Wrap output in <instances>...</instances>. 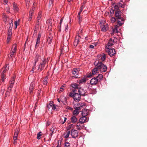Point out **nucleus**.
Returning <instances> with one entry per match:
<instances>
[{
    "instance_id": "obj_1",
    "label": "nucleus",
    "mask_w": 147,
    "mask_h": 147,
    "mask_svg": "<svg viewBox=\"0 0 147 147\" xmlns=\"http://www.w3.org/2000/svg\"><path fill=\"white\" fill-rule=\"evenodd\" d=\"M115 11V15L117 19L118 20L117 22V23L119 26H122L124 22V20L123 17H121L122 13L120 10H114Z\"/></svg>"
},
{
    "instance_id": "obj_2",
    "label": "nucleus",
    "mask_w": 147,
    "mask_h": 147,
    "mask_svg": "<svg viewBox=\"0 0 147 147\" xmlns=\"http://www.w3.org/2000/svg\"><path fill=\"white\" fill-rule=\"evenodd\" d=\"M96 61L94 63V64L97 66L98 70L101 73L104 72L106 71L107 69V66L102 63V62H97Z\"/></svg>"
},
{
    "instance_id": "obj_3",
    "label": "nucleus",
    "mask_w": 147,
    "mask_h": 147,
    "mask_svg": "<svg viewBox=\"0 0 147 147\" xmlns=\"http://www.w3.org/2000/svg\"><path fill=\"white\" fill-rule=\"evenodd\" d=\"M69 96L73 97L75 101H78L80 99V96L79 94L76 92L75 90H72V92H70Z\"/></svg>"
},
{
    "instance_id": "obj_4",
    "label": "nucleus",
    "mask_w": 147,
    "mask_h": 147,
    "mask_svg": "<svg viewBox=\"0 0 147 147\" xmlns=\"http://www.w3.org/2000/svg\"><path fill=\"white\" fill-rule=\"evenodd\" d=\"M117 3H116L114 4V10H120V8H123L125 7V3L123 2L122 0H119Z\"/></svg>"
},
{
    "instance_id": "obj_5",
    "label": "nucleus",
    "mask_w": 147,
    "mask_h": 147,
    "mask_svg": "<svg viewBox=\"0 0 147 147\" xmlns=\"http://www.w3.org/2000/svg\"><path fill=\"white\" fill-rule=\"evenodd\" d=\"M15 80V77H13L11 78L9 82V85L8 88L7 92L5 94V95L8 94V93H9L11 90V89L13 87V85L14 83Z\"/></svg>"
},
{
    "instance_id": "obj_6",
    "label": "nucleus",
    "mask_w": 147,
    "mask_h": 147,
    "mask_svg": "<svg viewBox=\"0 0 147 147\" xmlns=\"http://www.w3.org/2000/svg\"><path fill=\"white\" fill-rule=\"evenodd\" d=\"M105 50L108 53L109 55L111 57L114 56L116 53V52L114 49L109 48L107 46L105 47Z\"/></svg>"
},
{
    "instance_id": "obj_7",
    "label": "nucleus",
    "mask_w": 147,
    "mask_h": 147,
    "mask_svg": "<svg viewBox=\"0 0 147 147\" xmlns=\"http://www.w3.org/2000/svg\"><path fill=\"white\" fill-rule=\"evenodd\" d=\"M47 62V61L46 59H43L40 63L38 67V70L40 71H41L44 68L45 65Z\"/></svg>"
},
{
    "instance_id": "obj_8",
    "label": "nucleus",
    "mask_w": 147,
    "mask_h": 147,
    "mask_svg": "<svg viewBox=\"0 0 147 147\" xmlns=\"http://www.w3.org/2000/svg\"><path fill=\"white\" fill-rule=\"evenodd\" d=\"M17 45L16 44L13 45L11 49V51L10 53V57L12 58L13 55L16 54V51L17 50Z\"/></svg>"
},
{
    "instance_id": "obj_9",
    "label": "nucleus",
    "mask_w": 147,
    "mask_h": 147,
    "mask_svg": "<svg viewBox=\"0 0 147 147\" xmlns=\"http://www.w3.org/2000/svg\"><path fill=\"white\" fill-rule=\"evenodd\" d=\"M78 92L80 96H84L87 94L86 90L84 88H80L78 89Z\"/></svg>"
},
{
    "instance_id": "obj_10",
    "label": "nucleus",
    "mask_w": 147,
    "mask_h": 147,
    "mask_svg": "<svg viewBox=\"0 0 147 147\" xmlns=\"http://www.w3.org/2000/svg\"><path fill=\"white\" fill-rule=\"evenodd\" d=\"M104 22H105V21H102V23H100V25L102 31L103 32H105L108 29V28L107 24L103 25Z\"/></svg>"
},
{
    "instance_id": "obj_11",
    "label": "nucleus",
    "mask_w": 147,
    "mask_h": 147,
    "mask_svg": "<svg viewBox=\"0 0 147 147\" xmlns=\"http://www.w3.org/2000/svg\"><path fill=\"white\" fill-rule=\"evenodd\" d=\"M71 135L73 138H75L78 135V132L77 130L72 129L71 132Z\"/></svg>"
},
{
    "instance_id": "obj_12",
    "label": "nucleus",
    "mask_w": 147,
    "mask_h": 147,
    "mask_svg": "<svg viewBox=\"0 0 147 147\" xmlns=\"http://www.w3.org/2000/svg\"><path fill=\"white\" fill-rule=\"evenodd\" d=\"M81 37L80 36H76L75 37L74 42V46H76L80 42Z\"/></svg>"
},
{
    "instance_id": "obj_13",
    "label": "nucleus",
    "mask_w": 147,
    "mask_h": 147,
    "mask_svg": "<svg viewBox=\"0 0 147 147\" xmlns=\"http://www.w3.org/2000/svg\"><path fill=\"white\" fill-rule=\"evenodd\" d=\"M79 71V68H74L73 69L72 71V73L74 75V76H73L74 78H78L76 76L78 74Z\"/></svg>"
},
{
    "instance_id": "obj_14",
    "label": "nucleus",
    "mask_w": 147,
    "mask_h": 147,
    "mask_svg": "<svg viewBox=\"0 0 147 147\" xmlns=\"http://www.w3.org/2000/svg\"><path fill=\"white\" fill-rule=\"evenodd\" d=\"M84 124L80 122H78L76 124V128L78 130H80L83 129L84 127Z\"/></svg>"
},
{
    "instance_id": "obj_15",
    "label": "nucleus",
    "mask_w": 147,
    "mask_h": 147,
    "mask_svg": "<svg viewBox=\"0 0 147 147\" xmlns=\"http://www.w3.org/2000/svg\"><path fill=\"white\" fill-rule=\"evenodd\" d=\"M88 121V120H87V118L86 116H82V117L80 119L79 122L84 124V123Z\"/></svg>"
},
{
    "instance_id": "obj_16",
    "label": "nucleus",
    "mask_w": 147,
    "mask_h": 147,
    "mask_svg": "<svg viewBox=\"0 0 147 147\" xmlns=\"http://www.w3.org/2000/svg\"><path fill=\"white\" fill-rule=\"evenodd\" d=\"M119 26L117 23V24L115 26L113 30V32L111 33V34L112 35L114 33H118L119 31L118 30V29L119 28Z\"/></svg>"
},
{
    "instance_id": "obj_17",
    "label": "nucleus",
    "mask_w": 147,
    "mask_h": 147,
    "mask_svg": "<svg viewBox=\"0 0 147 147\" xmlns=\"http://www.w3.org/2000/svg\"><path fill=\"white\" fill-rule=\"evenodd\" d=\"M98 57H99L100 58L99 60H97L98 61H98L99 62H101V61H103L105 60L106 55L104 54L101 55H98Z\"/></svg>"
},
{
    "instance_id": "obj_18",
    "label": "nucleus",
    "mask_w": 147,
    "mask_h": 147,
    "mask_svg": "<svg viewBox=\"0 0 147 147\" xmlns=\"http://www.w3.org/2000/svg\"><path fill=\"white\" fill-rule=\"evenodd\" d=\"M33 5L34 6H33L32 7V9L30 11L29 16V17L28 19V20L29 21H30L32 19V13H33V10L34 9L35 7V5L34 4H33Z\"/></svg>"
},
{
    "instance_id": "obj_19",
    "label": "nucleus",
    "mask_w": 147,
    "mask_h": 147,
    "mask_svg": "<svg viewBox=\"0 0 147 147\" xmlns=\"http://www.w3.org/2000/svg\"><path fill=\"white\" fill-rule=\"evenodd\" d=\"M98 80L97 78H94L91 79L90 82L91 85H96L97 82Z\"/></svg>"
},
{
    "instance_id": "obj_20",
    "label": "nucleus",
    "mask_w": 147,
    "mask_h": 147,
    "mask_svg": "<svg viewBox=\"0 0 147 147\" xmlns=\"http://www.w3.org/2000/svg\"><path fill=\"white\" fill-rule=\"evenodd\" d=\"M89 112V110L87 109H83L82 111V116H86L88 114Z\"/></svg>"
},
{
    "instance_id": "obj_21",
    "label": "nucleus",
    "mask_w": 147,
    "mask_h": 147,
    "mask_svg": "<svg viewBox=\"0 0 147 147\" xmlns=\"http://www.w3.org/2000/svg\"><path fill=\"white\" fill-rule=\"evenodd\" d=\"M57 101L59 102H62L63 103L64 101H66V98L65 96H62L60 98H57Z\"/></svg>"
},
{
    "instance_id": "obj_22",
    "label": "nucleus",
    "mask_w": 147,
    "mask_h": 147,
    "mask_svg": "<svg viewBox=\"0 0 147 147\" xmlns=\"http://www.w3.org/2000/svg\"><path fill=\"white\" fill-rule=\"evenodd\" d=\"M85 105L84 103L81 102L78 104H77V106L76 107L80 110L81 109L83 108V107Z\"/></svg>"
},
{
    "instance_id": "obj_23",
    "label": "nucleus",
    "mask_w": 147,
    "mask_h": 147,
    "mask_svg": "<svg viewBox=\"0 0 147 147\" xmlns=\"http://www.w3.org/2000/svg\"><path fill=\"white\" fill-rule=\"evenodd\" d=\"M40 58V56L39 55L37 54L35 56L34 60V66H35L36 63L38 61L39 59Z\"/></svg>"
},
{
    "instance_id": "obj_24",
    "label": "nucleus",
    "mask_w": 147,
    "mask_h": 147,
    "mask_svg": "<svg viewBox=\"0 0 147 147\" xmlns=\"http://www.w3.org/2000/svg\"><path fill=\"white\" fill-rule=\"evenodd\" d=\"M75 110L73 111V114L75 115H77L80 112V110L74 107Z\"/></svg>"
},
{
    "instance_id": "obj_25",
    "label": "nucleus",
    "mask_w": 147,
    "mask_h": 147,
    "mask_svg": "<svg viewBox=\"0 0 147 147\" xmlns=\"http://www.w3.org/2000/svg\"><path fill=\"white\" fill-rule=\"evenodd\" d=\"M13 9L16 11H18L19 9L17 6V4L15 3H13Z\"/></svg>"
},
{
    "instance_id": "obj_26",
    "label": "nucleus",
    "mask_w": 147,
    "mask_h": 147,
    "mask_svg": "<svg viewBox=\"0 0 147 147\" xmlns=\"http://www.w3.org/2000/svg\"><path fill=\"white\" fill-rule=\"evenodd\" d=\"M9 69V66H8V65H6V66L5 68H3L1 70V72H3V73H5Z\"/></svg>"
},
{
    "instance_id": "obj_27",
    "label": "nucleus",
    "mask_w": 147,
    "mask_h": 147,
    "mask_svg": "<svg viewBox=\"0 0 147 147\" xmlns=\"http://www.w3.org/2000/svg\"><path fill=\"white\" fill-rule=\"evenodd\" d=\"M114 43L113 40V39L111 38L109 39L107 44V46L109 47H111L113 45Z\"/></svg>"
},
{
    "instance_id": "obj_28",
    "label": "nucleus",
    "mask_w": 147,
    "mask_h": 147,
    "mask_svg": "<svg viewBox=\"0 0 147 147\" xmlns=\"http://www.w3.org/2000/svg\"><path fill=\"white\" fill-rule=\"evenodd\" d=\"M53 37L51 35H49V36L47 38V42L49 44H50L51 43L52 41V40Z\"/></svg>"
},
{
    "instance_id": "obj_29",
    "label": "nucleus",
    "mask_w": 147,
    "mask_h": 147,
    "mask_svg": "<svg viewBox=\"0 0 147 147\" xmlns=\"http://www.w3.org/2000/svg\"><path fill=\"white\" fill-rule=\"evenodd\" d=\"M98 69L97 67H96V68H94L92 70V73L93 75H95L98 73Z\"/></svg>"
},
{
    "instance_id": "obj_30",
    "label": "nucleus",
    "mask_w": 147,
    "mask_h": 147,
    "mask_svg": "<svg viewBox=\"0 0 147 147\" xmlns=\"http://www.w3.org/2000/svg\"><path fill=\"white\" fill-rule=\"evenodd\" d=\"M70 131H67L64 134V136L65 138H67L69 137L70 134Z\"/></svg>"
},
{
    "instance_id": "obj_31",
    "label": "nucleus",
    "mask_w": 147,
    "mask_h": 147,
    "mask_svg": "<svg viewBox=\"0 0 147 147\" xmlns=\"http://www.w3.org/2000/svg\"><path fill=\"white\" fill-rule=\"evenodd\" d=\"M12 33L11 32V31H8V35L7 37V43H8L9 41L10 40V39L11 37Z\"/></svg>"
},
{
    "instance_id": "obj_32",
    "label": "nucleus",
    "mask_w": 147,
    "mask_h": 147,
    "mask_svg": "<svg viewBox=\"0 0 147 147\" xmlns=\"http://www.w3.org/2000/svg\"><path fill=\"white\" fill-rule=\"evenodd\" d=\"M87 80V79L86 78H84L78 80V82L79 83H82L86 82Z\"/></svg>"
},
{
    "instance_id": "obj_33",
    "label": "nucleus",
    "mask_w": 147,
    "mask_h": 147,
    "mask_svg": "<svg viewBox=\"0 0 147 147\" xmlns=\"http://www.w3.org/2000/svg\"><path fill=\"white\" fill-rule=\"evenodd\" d=\"M77 119L76 117L73 116L71 117V121L72 122L75 123L77 122Z\"/></svg>"
},
{
    "instance_id": "obj_34",
    "label": "nucleus",
    "mask_w": 147,
    "mask_h": 147,
    "mask_svg": "<svg viewBox=\"0 0 147 147\" xmlns=\"http://www.w3.org/2000/svg\"><path fill=\"white\" fill-rule=\"evenodd\" d=\"M96 78H97L98 81L99 82L102 80L103 76L101 74H99Z\"/></svg>"
},
{
    "instance_id": "obj_35",
    "label": "nucleus",
    "mask_w": 147,
    "mask_h": 147,
    "mask_svg": "<svg viewBox=\"0 0 147 147\" xmlns=\"http://www.w3.org/2000/svg\"><path fill=\"white\" fill-rule=\"evenodd\" d=\"M42 13L41 12H40L38 14V17H37V22L39 23L40 20H41V18L42 16H41Z\"/></svg>"
},
{
    "instance_id": "obj_36",
    "label": "nucleus",
    "mask_w": 147,
    "mask_h": 147,
    "mask_svg": "<svg viewBox=\"0 0 147 147\" xmlns=\"http://www.w3.org/2000/svg\"><path fill=\"white\" fill-rule=\"evenodd\" d=\"M19 131V130L18 129H16L15 130V133L14 134L13 138H17L18 134Z\"/></svg>"
},
{
    "instance_id": "obj_37",
    "label": "nucleus",
    "mask_w": 147,
    "mask_h": 147,
    "mask_svg": "<svg viewBox=\"0 0 147 147\" xmlns=\"http://www.w3.org/2000/svg\"><path fill=\"white\" fill-rule=\"evenodd\" d=\"M34 83H32L30 85L29 88L30 93H31L33 90L34 89Z\"/></svg>"
},
{
    "instance_id": "obj_38",
    "label": "nucleus",
    "mask_w": 147,
    "mask_h": 147,
    "mask_svg": "<svg viewBox=\"0 0 147 147\" xmlns=\"http://www.w3.org/2000/svg\"><path fill=\"white\" fill-rule=\"evenodd\" d=\"M72 86L74 88V89H73V90H75L76 91V89H78L79 88L78 85L76 84H72Z\"/></svg>"
},
{
    "instance_id": "obj_39",
    "label": "nucleus",
    "mask_w": 147,
    "mask_h": 147,
    "mask_svg": "<svg viewBox=\"0 0 147 147\" xmlns=\"http://www.w3.org/2000/svg\"><path fill=\"white\" fill-rule=\"evenodd\" d=\"M67 120V118L64 117H61L60 119V122H62V124H64L66 121Z\"/></svg>"
},
{
    "instance_id": "obj_40",
    "label": "nucleus",
    "mask_w": 147,
    "mask_h": 147,
    "mask_svg": "<svg viewBox=\"0 0 147 147\" xmlns=\"http://www.w3.org/2000/svg\"><path fill=\"white\" fill-rule=\"evenodd\" d=\"M47 79L48 77H46L43 79L42 82L43 84L45 85H46L47 83Z\"/></svg>"
},
{
    "instance_id": "obj_41",
    "label": "nucleus",
    "mask_w": 147,
    "mask_h": 147,
    "mask_svg": "<svg viewBox=\"0 0 147 147\" xmlns=\"http://www.w3.org/2000/svg\"><path fill=\"white\" fill-rule=\"evenodd\" d=\"M53 105V102H50L49 104L47 106V107L49 109H50L51 108H52Z\"/></svg>"
},
{
    "instance_id": "obj_42",
    "label": "nucleus",
    "mask_w": 147,
    "mask_h": 147,
    "mask_svg": "<svg viewBox=\"0 0 147 147\" xmlns=\"http://www.w3.org/2000/svg\"><path fill=\"white\" fill-rule=\"evenodd\" d=\"M111 38L113 39V40L114 43H117L118 40L117 38L116 37H112Z\"/></svg>"
},
{
    "instance_id": "obj_43",
    "label": "nucleus",
    "mask_w": 147,
    "mask_h": 147,
    "mask_svg": "<svg viewBox=\"0 0 147 147\" xmlns=\"http://www.w3.org/2000/svg\"><path fill=\"white\" fill-rule=\"evenodd\" d=\"M51 20H48L47 21V23L49 22L48 24V26H49V28H51V25H52V23L51 22Z\"/></svg>"
},
{
    "instance_id": "obj_44",
    "label": "nucleus",
    "mask_w": 147,
    "mask_h": 147,
    "mask_svg": "<svg viewBox=\"0 0 147 147\" xmlns=\"http://www.w3.org/2000/svg\"><path fill=\"white\" fill-rule=\"evenodd\" d=\"M42 135V132H39L37 134V138L38 140L40 138V136Z\"/></svg>"
},
{
    "instance_id": "obj_45",
    "label": "nucleus",
    "mask_w": 147,
    "mask_h": 147,
    "mask_svg": "<svg viewBox=\"0 0 147 147\" xmlns=\"http://www.w3.org/2000/svg\"><path fill=\"white\" fill-rule=\"evenodd\" d=\"M3 19L4 21L6 22L7 20V17L5 15L4 13L3 14Z\"/></svg>"
},
{
    "instance_id": "obj_46",
    "label": "nucleus",
    "mask_w": 147,
    "mask_h": 147,
    "mask_svg": "<svg viewBox=\"0 0 147 147\" xmlns=\"http://www.w3.org/2000/svg\"><path fill=\"white\" fill-rule=\"evenodd\" d=\"M70 143L68 142H66L65 143L64 147H70Z\"/></svg>"
},
{
    "instance_id": "obj_47",
    "label": "nucleus",
    "mask_w": 147,
    "mask_h": 147,
    "mask_svg": "<svg viewBox=\"0 0 147 147\" xmlns=\"http://www.w3.org/2000/svg\"><path fill=\"white\" fill-rule=\"evenodd\" d=\"M30 0H25V1L26 2V6H29V3L30 2Z\"/></svg>"
},
{
    "instance_id": "obj_48",
    "label": "nucleus",
    "mask_w": 147,
    "mask_h": 147,
    "mask_svg": "<svg viewBox=\"0 0 147 147\" xmlns=\"http://www.w3.org/2000/svg\"><path fill=\"white\" fill-rule=\"evenodd\" d=\"M17 140V138H13V144H15L16 143Z\"/></svg>"
},
{
    "instance_id": "obj_49",
    "label": "nucleus",
    "mask_w": 147,
    "mask_h": 147,
    "mask_svg": "<svg viewBox=\"0 0 147 147\" xmlns=\"http://www.w3.org/2000/svg\"><path fill=\"white\" fill-rule=\"evenodd\" d=\"M111 21L113 23L116 21V19L114 17H112L111 18Z\"/></svg>"
},
{
    "instance_id": "obj_50",
    "label": "nucleus",
    "mask_w": 147,
    "mask_h": 147,
    "mask_svg": "<svg viewBox=\"0 0 147 147\" xmlns=\"http://www.w3.org/2000/svg\"><path fill=\"white\" fill-rule=\"evenodd\" d=\"M40 41H38L36 40V44L35 45V47L36 48L37 47H38Z\"/></svg>"
},
{
    "instance_id": "obj_51",
    "label": "nucleus",
    "mask_w": 147,
    "mask_h": 147,
    "mask_svg": "<svg viewBox=\"0 0 147 147\" xmlns=\"http://www.w3.org/2000/svg\"><path fill=\"white\" fill-rule=\"evenodd\" d=\"M19 23V21H16L15 22V28H17L18 24Z\"/></svg>"
},
{
    "instance_id": "obj_52",
    "label": "nucleus",
    "mask_w": 147,
    "mask_h": 147,
    "mask_svg": "<svg viewBox=\"0 0 147 147\" xmlns=\"http://www.w3.org/2000/svg\"><path fill=\"white\" fill-rule=\"evenodd\" d=\"M92 75L91 73H89L86 75V77L87 78H90L92 77Z\"/></svg>"
},
{
    "instance_id": "obj_53",
    "label": "nucleus",
    "mask_w": 147,
    "mask_h": 147,
    "mask_svg": "<svg viewBox=\"0 0 147 147\" xmlns=\"http://www.w3.org/2000/svg\"><path fill=\"white\" fill-rule=\"evenodd\" d=\"M66 109L70 110L71 111H72L73 110V108L69 107V106H67L66 108Z\"/></svg>"
},
{
    "instance_id": "obj_54",
    "label": "nucleus",
    "mask_w": 147,
    "mask_h": 147,
    "mask_svg": "<svg viewBox=\"0 0 147 147\" xmlns=\"http://www.w3.org/2000/svg\"><path fill=\"white\" fill-rule=\"evenodd\" d=\"M11 23H9V28L10 29V30L12 28V27L13 26V23H12V20H11Z\"/></svg>"
},
{
    "instance_id": "obj_55",
    "label": "nucleus",
    "mask_w": 147,
    "mask_h": 147,
    "mask_svg": "<svg viewBox=\"0 0 147 147\" xmlns=\"http://www.w3.org/2000/svg\"><path fill=\"white\" fill-rule=\"evenodd\" d=\"M4 74V73H3V72H1V78H5V75Z\"/></svg>"
},
{
    "instance_id": "obj_56",
    "label": "nucleus",
    "mask_w": 147,
    "mask_h": 147,
    "mask_svg": "<svg viewBox=\"0 0 147 147\" xmlns=\"http://www.w3.org/2000/svg\"><path fill=\"white\" fill-rule=\"evenodd\" d=\"M54 0H50L49 2V6H51L53 3Z\"/></svg>"
},
{
    "instance_id": "obj_57",
    "label": "nucleus",
    "mask_w": 147,
    "mask_h": 147,
    "mask_svg": "<svg viewBox=\"0 0 147 147\" xmlns=\"http://www.w3.org/2000/svg\"><path fill=\"white\" fill-rule=\"evenodd\" d=\"M52 109L54 110H55L56 109V106L54 105H53L52 107Z\"/></svg>"
},
{
    "instance_id": "obj_58",
    "label": "nucleus",
    "mask_w": 147,
    "mask_h": 147,
    "mask_svg": "<svg viewBox=\"0 0 147 147\" xmlns=\"http://www.w3.org/2000/svg\"><path fill=\"white\" fill-rule=\"evenodd\" d=\"M96 93V89H94L93 90V91L91 92V94H94Z\"/></svg>"
},
{
    "instance_id": "obj_59",
    "label": "nucleus",
    "mask_w": 147,
    "mask_h": 147,
    "mask_svg": "<svg viewBox=\"0 0 147 147\" xmlns=\"http://www.w3.org/2000/svg\"><path fill=\"white\" fill-rule=\"evenodd\" d=\"M78 20H79V21L80 22L81 21V17H80V15H78Z\"/></svg>"
},
{
    "instance_id": "obj_60",
    "label": "nucleus",
    "mask_w": 147,
    "mask_h": 147,
    "mask_svg": "<svg viewBox=\"0 0 147 147\" xmlns=\"http://www.w3.org/2000/svg\"><path fill=\"white\" fill-rule=\"evenodd\" d=\"M4 2L5 4H7L8 2L7 0H2Z\"/></svg>"
},
{
    "instance_id": "obj_61",
    "label": "nucleus",
    "mask_w": 147,
    "mask_h": 147,
    "mask_svg": "<svg viewBox=\"0 0 147 147\" xmlns=\"http://www.w3.org/2000/svg\"><path fill=\"white\" fill-rule=\"evenodd\" d=\"M64 90V89L62 87H61L60 88V92H63V90Z\"/></svg>"
},
{
    "instance_id": "obj_62",
    "label": "nucleus",
    "mask_w": 147,
    "mask_h": 147,
    "mask_svg": "<svg viewBox=\"0 0 147 147\" xmlns=\"http://www.w3.org/2000/svg\"><path fill=\"white\" fill-rule=\"evenodd\" d=\"M89 47L90 48L93 49L94 48V47L93 45H90Z\"/></svg>"
},
{
    "instance_id": "obj_63",
    "label": "nucleus",
    "mask_w": 147,
    "mask_h": 147,
    "mask_svg": "<svg viewBox=\"0 0 147 147\" xmlns=\"http://www.w3.org/2000/svg\"><path fill=\"white\" fill-rule=\"evenodd\" d=\"M38 104L37 102H36L35 104V106L34 107V108L35 109L36 108V107L37 106V105Z\"/></svg>"
},
{
    "instance_id": "obj_64",
    "label": "nucleus",
    "mask_w": 147,
    "mask_h": 147,
    "mask_svg": "<svg viewBox=\"0 0 147 147\" xmlns=\"http://www.w3.org/2000/svg\"><path fill=\"white\" fill-rule=\"evenodd\" d=\"M83 7H80V12H82V11L83 10Z\"/></svg>"
}]
</instances>
